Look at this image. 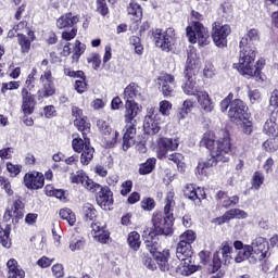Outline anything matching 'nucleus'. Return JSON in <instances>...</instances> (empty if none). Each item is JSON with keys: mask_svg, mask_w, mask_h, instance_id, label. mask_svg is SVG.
Wrapping results in <instances>:
<instances>
[{"mask_svg": "<svg viewBox=\"0 0 278 278\" xmlns=\"http://www.w3.org/2000/svg\"><path fill=\"white\" fill-rule=\"evenodd\" d=\"M239 47V62L233 64V68H237L241 75H248L249 77L260 75V66H255V48L249 46L247 37L241 38Z\"/></svg>", "mask_w": 278, "mask_h": 278, "instance_id": "7ed1b4c3", "label": "nucleus"}, {"mask_svg": "<svg viewBox=\"0 0 278 278\" xmlns=\"http://www.w3.org/2000/svg\"><path fill=\"white\" fill-rule=\"evenodd\" d=\"M38 71L36 68H33L31 72L28 74L26 81H25V86L24 88H26V90H34V88H36V75H37Z\"/></svg>", "mask_w": 278, "mask_h": 278, "instance_id": "09e8293b", "label": "nucleus"}, {"mask_svg": "<svg viewBox=\"0 0 278 278\" xmlns=\"http://www.w3.org/2000/svg\"><path fill=\"white\" fill-rule=\"evenodd\" d=\"M72 147L76 153H81L80 163L84 166H88L90 162H92V157H94V148L90 147V138L87 136L74 138L72 141Z\"/></svg>", "mask_w": 278, "mask_h": 278, "instance_id": "423d86ee", "label": "nucleus"}, {"mask_svg": "<svg viewBox=\"0 0 278 278\" xmlns=\"http://www.w3.org/2000/svg\"><path fill=\"white\" fill-rule=\"evenodd\" d=\"M68 249L73 253H75V251H84V249H86V238L80 235H73L70 240Z\"/></svg>", "mask_w": 278, "mask_h": 278, "instance_id": "c756f323", "label": "nucleus"}, {"mask_svg": "<svg viewBox=\"0 0 278 278\" xmlns=\"http://www.w3.org/2000/svg\"><path fill=\"white\" fill-rule=\"evenodd\" d=\"M0 188L4 190L8 197H14V189H12V181L5 176H0Z\"/></svg>", "mask_w": 278, "mask_h": 278, "instance_id": "a19ab883", "label": "nucleus"}, {"mask_svg": "<svg viewBox=\"0 0 278 278\" xmlns=\"http://www.w3.org/2000/svg\"><path fill=\"white\" fill-rule=\"evenodd\" d=\"M168 160L174 162L178 166L179 170H184V155L180 153H172L168 155Z\"/></svg>", "mask_w": 278, "mask_h": 278, "instance_id": "603ef678", "label": "nucleus"}, {"mask_svg": "<svg viewBox=\"0 0 278 278\" xmlns=\"http://www.w3.org/2000/svg\"><path fill=\"white\" fill-rule=\"evenodd\" d=\"M154 42L162 51H170L173 42H175V29L162 30L157 28L154 33Z\"/></svg>", "mask_w": 278, "mask_h": 278, "instance_id": "6e6552de", "label": "nucleus"}, {"mask_svg": "<svg viewBox=\"0 0 278 278\" xmlns=\"http://www.w3.org/2000/svg\"><path fill=\"white\" fill-rule=\"evenodd\" d=\"M222 255L224 264H231V260H233V247H231V243L227 241L222 243Z\"/></svg>", "mask_w": 278, "mask_h": 278, "instance_id": "473e14b6", "label": "nucleus"}, {"mask_svg": "<svg viewBox=\"0 0 278 278\" xmlns=\"http://www.w3.org/2000/svg\"><path fill=\"white\" fill-rule=\"evenodd\" d=\"M70 179L72 184H81V186H84L86 190H89V192H97V190L101 188V185L92 181V179H90L84 170L73 173Z\"/></svg>", "mask_w": 278, "mask_h": 278, "instance_id": "f8f14e48", "label": "nucleus"}, {"mask_svg": "<svg viewBox=\"0 0 278 278\" xmlns=\"http://www.w3.org/2000/svg\"><path fill=\"white\" fill-rule=\"evenodd\" d=\"M173 213H154L152 216V231L149 232V238L153 240L155 236H173Z\"/></svg>", "mask_w": 278, "mask_h": 278, "instance_id": "39448f33", "label": "nucleus"}, {"mask_svg": "<svg viewBox=\"0 0 278 278\" xmlns=\"http://www.w3.org/2000/svg\"><path fill=\"white\" fill-rule=\"evenodd\" d=\"M83 214L85 216V220H93L97 218V208L90 203H86L83 206Z\"/></svg>", "mask_w": 278, "mask_h": 278, "instance_id": "c03bdc74", "label": "nucleus"}, {"mask_svg": "<svg viewBox=\"0 0 278 278\" xmlns=\"http://www.w3.org/2000/svg\"><path fill=\"white\" fill-rule=\"evenodd\" d=\"M179 149V139L160 138L157 141L156 155L159 160H164L168 151H177Z\"/></svg>", "mask_w": 278, "mask_h": 278, "instance_id": "ddd939ff", "label": "nucleus"}, {"mask_svg": "<svg viewBox=\"0 0 278 278\" xmlns=\"http://www.w3.org/2000/svg\"><path fill=\"white\" fill-rule=\"evenodd\" d=\"M193 108H194V102H192V100H185L182 103V106L178 111L179 121H184L185 118H188V114L192 112Z\"/></svg>", "mask_w": 278, "mask_h": 278, "instance_id": "72a5a7b5", "label": "nucleus"}, {"mask_svg": "<svg viewBox=\"0 0 278 278\" xmlns=\"http://www.w3.org/2000/svg\"><path fill=\"white\" fill-rule=\"evenodd\" d=\"M121 188L122 197H127V194L131 192V188H134V182L131 180H126L122 184Z\"/></svg>", "mask_w": 278, "mask_h": 278, "instance_id": "0e129e2a", "label": "nucleus"}, {"mask_svg": "<svg viewBox=\"0 0 278 278\" xmlns=\"http://www.w3.org/2000/svg\"><path fill=\"white\" fill-rule=\"evenodd\" d=\"M269 250L270 247L268 241L263 237H257L250 245V251L252 253V257L255 258V262H263V260H266V257H268Z\"/></svg>", "mask_w": 278, "mask_h": 278, "instance_id": "9d476101", "label": "nucleus"}, {"mask_svg": "<svg viewBox=\"0 0 278 278\" xmlns=\"http://www.w3.org/2000/svg\"><path fill=\"white\" fill-rule=\"evenodd\" d=\"M24 185L28 190H40L45 186V175L38 172L27 173L24 176Z\"/></svg>", "mask_w": 278, "mask_h": 278, "instance_id": "a211bd4d", "label": "nucleus"}, {"mask_svg": "<svg viewBox=\"0 0 278 278\" xmlns=\"http://www.w3.org/2000/svg\"><path fill=\"white\" fill-rule=\"evenodd\" d=\"M154 257L161 270H168V257H170V252L168 250L156 252V254H154Z\"/></svg>", "mask_w": 278, "mask_h": 278, "instance_id": "7c9ffc66", "label": "nucleus"}, {"mask_svg": "<svg viewBox=\"0 0 278 278\" xmlns=\"http://www.w3.org/2000/svg\"><path fill=\"white\" fill-rule=\"evenodd\" d=\"M59 214L61 218L63 220H66L71 227H73L75 223H77V217L71 208H61Z\"/></svg>", "mask_w": 278, "mask_h": 278, "instance_id": "4c0bfd02", "label": "nucleus"}, {"mask_svg": "<svg viewBox=\"0 0 278 278\" xmlns=\"http://www.w3.org/2000/svg\"><path fill=\"white\" fill-rule=\"evenodd\" d=\"M79 23V16L73 13H65L56 20L58 29H66V27H73Z\"/></svg>", "mask_w": 278, "mask_h": 278, "instance_id": "bb28decb", "label": "nucleus"}, {"mask_svg": "<svg viewBox=\"0 0 278 278\" xmlns=\"http://www.w3.org/2000/svg\"><path fill=\"white\" fill-rule=\"evenodd\" d=\"M249 257H253V253L251 252V245H244L241 250L237 252L235 256V262L240 264L244 262V260H249Z\"/></svg>", "mask_w": 278, "mask_h": 278, "instance_id": "c9c22d12", "label": "nucleus"}, {"mask_svg": "<svg viewBox=\"0 0 278 278\" xmlns=\"http://www.w3.org/2000/svg\"><path fill=\"white\" fill-rule=\"evenodd\" d=\"M263 131L264 134H266V136H269V138H277L278 136L277 118L270 117L269 119H267L264 124Z\"/></svg>", "mask_w": 278, "mask_h": 278, "instance_id": "c85d7f7f", "label": "nucleus"}, {"mask_svg": "<svg viewBox=\"0 0 278 278\" xmlns=\"http://www.w3.org/2000/svg\"><path fill=\"white\" fill-rule=\"evenodd\" d=\"M93 238L97 242H100V244H108V240H110V231L104 228L103 231L93 235Z\"/></svg>", "mask_w": 278, "mask_h": 278, "instance_id": "6e6d98bb", "label": "nucleus"}, {"mask_svg": "<svg viewBox=\"0 0 278 278\" xmlns=\"http://www.w3.org/2000/svg\"><path fill=\"white\" fill-rule=\"evenodd\" d=\"M18 88H21V81H10L2 84L1 92L4 94V97H7V101H9V103H12L16 94H14V92H8V90H18Z\"/></svg>", "mask_w": 278, "mask_h": 278, "instance_id": "cd10ccee", "label": "nucleus"}, {"mask_svg": "<svg viewBox=\"0 0 278 278\" xmlns=\"http://www.w3.org/2000/svg\"><path fill=\"white\" fill-rule=\"evenodd\" d=\"M87 84H86V78H84V76H78V79L75 81V90L81 94L84 92H86V88H87Z\"/></svg>", "mask_w": 278, "mask_h": 278, "instance_id": "4d7b16f0", "label": "nucleus"}, {"mask_svg": "<svg viewBox=\"0 0 278 278\" xmlns=\"http://www.w3.org/2000/svg\"><path fill=\"white\" fill-rule=\"evenodd\" d=\"M264 174L262 172H255L252 177V189L260 190L264 185Z\"/></svg>", "mask_w": 278, "mask_h": 278, "instance_id": "49530a36", "label": "nucleus"}, {"mask_svg": "<svg viewBox=\"0 0 278 278\" xmlns=\"http://www.w3.org/2000/svg\"><path fill=\"white\" fill-rule=\"evenodd\" d=\"M123 97L126 103H136V101H140V99H142V88H140L136 83H130L124 89Z\"/></svg>", "mask_w": 278, "mask_h": 278, "instance_id": "6ab92c4d", "label": "nucleus"}, {"mask_svg": "<svg viewBox=\"0 0 278 278\" xmlns=\"http://www.w3.org/2000/svg\"><path fill=\"white\" fill-rule=\"evenodd\" d=\"M247 110H249L247 104L242 100L236 99L230 104L228 116L232 123L238 125V123H242V121H247L249 117Z\"/></svg>", "mask_w": 278, "mask_h": 278, "instance_id": "1a4fd4ad", "label": "nucleus"}, {"mask_svg": "<svg viewBox=\"0 0 278 278\" xmlns=\"http://www.w3.org/2000/svg\"><path fill=\"white\" fill-rule=\"evenodd\" d=\"M191 18H194L191 26H188L187 37L191 45H199V47H207L210 45V31L199 21H203V15L197 11L191 12Z\"/></svg>", "mask_w": 278, "mask_h": 278, "instance_id": "20e7f679", "label": "nucleus"}, {"mask_svg": "<svg viewBox=\"0 0 278 278\" xmlns=\"http://www.w3.org/2000/svg\"><path fill=\"white\" fill-rule=\"evenodd\" d=\"M194 74H190L189 72H185V84L181 86L185 94L189 97H197L199 94V89H197V83L194 81Z\"/></svg>", "mask_w": 278, "mask_h": 278, "instance_id": "a878e982", "label": "nucleus"}, {"mask_svg": "<svg viewBox=\"0 0 278 278\" xmlns=\"http://www.w3.org/2000/svg\"><path fill=\"white\" fill-rule=\"evenodd\" d=\"M17 42L21 47V53L23 54L29 53V50L31 49V40H29L27 36L23 34H17Z\"/></svg>", "mask_w": 278, "mask_h": 278, "instance_id": "58836bf2", "label": "nucleus"}, {"mask_svg": "<svg viewBox=\"0 0 278 278\" xmlns=\"http://www.w3.org/2000/svg\"><path fill=\"white\" fill-rule=\"evenodd\" d=\"M198 190H201V188L197 189L194 185H187L185 188V197L190 199V201H198L201 203V197H199Z\"/></svg>", "mask_w": 278, "mask_h": 278, "instance_id": "ea45409f", "label": "nucleus"}, {"mask_svg": "<svg viewBox=\"0 0 278 278\" xmlns=\"http://www.w3.org/2000/svg\"><path fill=\"white\" fill-rule=\"evenodd\" d=\"M238 125H241L242 131L245 136H251V134H253V122L249 121V117L238 123Z\"/></svg>", "mask_w": 278, "mask_h": 278, "instance_id": "5fc2aeb1", "label": "nucleus"}, {"mask_svg": "<svg viewBox=\"0 0 278 278\" xmlns=\"http://www.w3.org/2000/svg\"><path fill=\"white\" fill-rule=\"evenodd\" d=\"M22 168L23 166L21 165H14L11 162L7 163V170L8 173H10L11 177H16L17 175H20Z\"/></svg>", "mask_w": 278, "mask_h": 278, "instance_id": "13d9d810", "label": "nucleus"}, {"mask_svg": "<svg viewBox=\"0 0 278 278\" xmlns=\"http://www.w3.org/2000/svg\"><path fill=\"white\" fill-rule=\"evenodd\" d=\"M159 86L161 87L162 94L164 97H173V92L177 88L175 76L170 74H162L159 78Z\"/></svg>", "mask_w": 278, "mask_h": 278, "instance_id": "2eb2a0df", "label": "nucleus"}, {"mask_svg": "<svg viewBox=\"0 0 278 278\" xmlns=\"http://www.w3.org/2000/svg\"><path fill=\"white\" fill-rule=\"evenodd\" d=\"M233 218H238V219L249 218V213L240 208H232L227 211L223 216L217 217L215 219V223L217 225H225V223H229V220H233Z\"/></svg>", "mask_w": 278, "mask_h": 278, "instance_id": "aec40b11", "label": "nucleus"}, {"mask_svg": "<svg viewBox=\"0 0 278 278\" xmlns=\"http://www.w3.org/2000/svg\"><path fill=\"white\" fill-rule=\"evenodd\" d=\"M136 125L138 122H126V131L123 137V149L127 151L134 144V136H136Z\"/></svg>", "mask_w": 278, "mask_h": 278, "instance_id": "393cba45", "label": "nucleus"}, {"mask_svg": "<svg viewBox=\"0 0 278 278\" xmlns=\"http://www.w3.org/2000/svg\"><path fill=\"white\" fill-rule=\"evenodd\" d=\"M141 207L142 210H147L148 212H151V210L155 208V200L152 198H146L141 201Z\"/></svg>", "mask_w": 278, "mask_h": 278, "instance_id": "e2e57ef3", "label": "nucleus"}, {"mask_svg": "<svg viewBox=\"0 0 278 278\" xmlns=\"http://www.w3.org/2000/svg\"><path fill=\"white\" fill-rule=\"evenodd\" d=\"M127 242L130 247V249H132L134 251H138V249H140V233L132 231L128 235V239Z\"/></svg>", "mask_w": 278, "mask_h": 278, "instance_id": "37998d69", "label": "nucleus"}, {"mask_svg": "<svg viewBox=\"0 0 278 278\" xmlns=\"http://www.w3.org/2000/svg\"><path fill=\"white\" fill-rule=\"evenodd\" d=\"M146 247L148 249V251L153 255H156V253H160V243H157L156 241H146Z\"/></svg>", "mask_w": 278, "mask_h": 278, "instance_id": "052dcab7", "label": "nucleus"}, {"mask_svg": "<svg viewBox=\"0 0 278 278\" xmlns=\"http://www.w3.org/2000/svg\"><path fill=\"white\" fill-rule=\"evenodd\" d=\"M197 240V233L192 230H187L179 236V242L176 248V256L180 264L176 268L179 275L190 277L199 270L197 265H192V243Z\"/></svg>", "mask_w": 278, "mask_h": 278, "instance_id": "f257e3e1", "label": "nucleus"}, {"mask_svg": "<svg viewBox=\"0 0 278 278\" xmlns=\"http://www.w3.org/2000/svg\"><path fill=\"white\" fill-rule=\"evenodd\" d=\"M240 202V198L238 195H233V197H227V199H225L222 202L223 207H231V205H238V203Z\"/></svg>", "mask_w": 278, "mask_h": 278, "instance_id": "338daca9", "label": "nucleus"}, {"mask_svg": "<svg viewBox=\"0 0 278 278\" xmlns=\"http://www.w3.org/2000/svg\"><path fill=\"white\" fill-rule=\"evenodd\" d=\"M99 190L100 191L98 193L96 201L98 205L102 207V210H108V207H110V205L114 203V198H113L114 193L108 187L101 188L100 186Z\"/></svg>", "mask_w": 278, "mask_h": 278, "instance_id": "412c9836", "label": "nucleus"}, {"mask_svg": "<svg viewBox=\"0 0 278 278\" xmlns=\"http://www.w3.org/2000/svg\"><path fill=\"white\" fill-rule=\"evenodd\" d=\"M88 64H92L94 71H99L101 67V55L99 53H92L87 59Z\"/></svg>", "mask_w": 278, "mask_h": 278, "instance_id": "8fccbe9b", "label": "nucleus"}, {"mask_svg": "<svg viewBox=\"0 0 278 278\" xmlns=\"http://www.w3.org/2000/svg\"><path fill=\"white\" fill-rule=\"evenodd\" d=\"M97 12L102 16H108L109 9L105 0H97Z\"/></svg>", "mask_w": 278, "mask_h": 278, "instance_id": "680f3d73", "label": "nucleus"}, {"mask_svg": "<svg viewBox=\"0 0 278 278\" xmlns=\"http://www.w3.org/2000/svg\"><path fill=\"white\" fill-rule=\"evenodd\" d=\"M195 97L204 114H212V112H214V102H212V98H210L207 91H200Z\"/></svg>", "mask_w": 278, "mask_h": 278, "instance_id": "5701e85b", "label": "nucleus"}, {"mask_svg": "<svg viewBox=\"0 0 278 278\" xmlns=\"http://www.w3.org/2000/svg\"><path fill=\"white\" fill-rule=\"evenodd\" d=\"M263 148L265 149V151L273 153V152L277 151L278 146L275 144V139H268L263 143Z\"/></svg>", "mask_w": 278, "mask_h": 278, "instance_id": "774afa93", "label": "nucleus"}, {"mask_svg": "<svg viewBox=\"0 0 278 278\" xmlns=\"http://www.w3.org/2000/svg\"><path fill=\"white\" fill-rule=\"evenodd\" d=\"M74 125L81 132V136H88L90 134V123L86 121V117L76 118Z\"/></svg>", "mask_w": 278, "mask_h": 278, "instance_id": "e433bc0d", "label": "nucleus"}, {"mask_svg": "<svg viewBox=\"0 0 278 278\" xmlns=\"http://www.w3.org/2000/svg\"><path fill=\"white\" fill-rule=\"evenodd\" d=\"M201 64V59L199 54H197V49L190 48L187 54V63L185 67V73H190V75H194L197 68H199Z\"/></svg>", "mask_w": 278, "mask_h": 278, "instance_id": "4be33fe9", "label": "nucleus"}, {"mask_svg": "<svg viewBox=\"0 0 278 278\" xmlns=\"http://www.w3.org/2000/svg\"><path fill=\"white\" fill-rule=\"evenodd\" d=\"M98 129L104 135V142L106 147H114L116 138H118V131L113 130L105 121L100 119L97 122Z\"/></svg>", "mask_w": 278, "mask_h": 278, "instance_id": "dca6fc26", "label": "nucleus"}, {"mask_svg": "<svg viewBox=\"0 0 278 278\" xmlns=\"http://www.w3.org/2000/svg\"><path fill=\"white\" fill-rule=\"evenodd\" d=\"M242 38H247L248 39V47H252V42H257V40H260V31L255 28H252L248 31V34L242 37Z\"/></svg>", "mask_w": 278, "mask_h": 278, "instance_id": "864d4df0", "label": "nucleus"}, {"mask_svg": "<svg viewBox=\"0 0 278 278\" xmlns=\"http://www.w3.org/2000/svg\"><path fill=\"white\" fill-rule=\"evenodd\" d=\"M21 97H22V112L24 116H29L34 114V108H36V98L27 88H22L21 91Z\"/></svg>", "mask_w": 278, "mask_h": 278, "instance_id": "f3484780", "label": "nucleus"}, {"mask_svg": "<svg viewBox=\"0 0 278 278\" xmlns=\"http://www.w3.org/2000/svg\"><path fill=\"white\" fill-rule=\"evenodd\" d=\"M0 243L4 249H10L12 247V241L10 240V230L5 229L0 231Z\"/></svg>", "mask_w": 278, "mask_h": 278, "instance_id": "3c124183", "label": "nucleus"}, {"mask_svg": "<svg viewBox=\"0 0 278 278\" xmlns=\"http://www.w3.org/2000/svg\"><path fill=\"white\" fill-rule=\"evenodd\" d=\"M175 207V191H169L165 198L164 214H173Z\"/></svg>", "mask_w": 278, "mask_h": 278, "instance_id": "79ce46f5", "label": "nucleus"}, {"mask_svg": "<svg viewBox=\"0 0 278 278\" xmlns=\"http://www.w3.org/2000/svg\"><path fill=\"white\" fill-rule=\"evenodd\" d=\"M269 110H271V112H275L276 110L278 111V89H275L271 92V97L269 99Z\"/></svg>", "mask_w": 278, "mask_h": 278, "instance_id": "bf43d9fd", "label": "nucleus"}, {"mask_svg": "<svg viewBox=\"0 0 278 278\" xmlns=\"http://www.w3.org/2000/svg\"><path fill=\"white\" fill-rule=\"evenodd\" d=\"M218 162H220L218 156L211 153V157L207 161L198 164L197 173H199V175H205V168H212V166H216Z\"/></svg>", "mask_w": 278, "mask_h": 278, "instance_id": "2f4dec72", "label": "nucleus"}, {"mask_svg": "<svg viewBox=\"0 0 278 278\" xmlns=\"http://www.w3.org/2000/svg\"><path fill=\"white\" fill-rule=\"evenodd\" d=\"M141 108L137 102H125V123H138L136 116L140 114Z\"/></svg>", "mask_w": 278, "mask_h": 278, "instance_id": "b1692460", "label": "nucleus"}, {"mask_svg": "<svg viewBox=\"0 0 278 278\" xmlns=\"http://www.w3.org/2000/svg\"><path fill=\"white\" fill-rule=\"evenodd\" d=\"M13 214L17 216V218H23V202L21 200H16L13 203V207L11 208Z\"/></svg>", "mask_w": 278, "mask_h": 278, "instance_id": "69168bd1", "label": "nucleus"}, {"mask_svg": "<svg viewBox=\"0 0 278 278\" xmlns=\"http://www.w3.org/2000/svg\"><path fill=\"white\" fill-rule=\"evenodd\" d=\"M156 162L155 157L148 159L147 162L139 166V175H150V173H153Z\"/></svg>", "mask_w": 278, "mask_h": 278, "instance_id": "f704fd0d", "label": "nucleus"}, {"mask_svg": "<svg viewBox=\"0 0 278 278\" xmlns=\"http://www.w3.org/2000/svg\"><path fill=\"white\" fill-rule=\"evenodd\" d=\"M155 118H157L155 108H149L143 122V130L146 134L153 136L160 132V123H157Z\"/></svg>", "mask_w": 278, "mask_h": 278, "instance_id": "4468645a", "label": "nucleus"}, {"mask_svg": "<svg viewBox=\"0 0 278 278\" xmlns=\"http://www.w3.org/2000/svg\"><path fill=\"white\" fill-rule=\"evenodd\" d=\"M173 110V103L168 100H162L159 103V112L162 116H170V111Z\"/></svg>", "mask_w": 278, "mask_h": 278, "instance_id": "de8ad7c7", "label": "nucleus"}, {"mask_svg": "<svg viewBox=\"0 0 278 278\" xmlns=\"http://www.w3.org/2000/svg\"><path fill=\"white\" fill-rule=\"evenodd\" d=\"M128 14L136 16V18H142V7L136 2H130L127 8Z\"/></svg>", "mask_w": 278, "mask_h": 278, "instance_id": "a18cd8bd", "label": "nucleus"}, {"mask_svg": "<svg viewBox=\"0 0 278 278\" xmlns=\"http://www.w3.org/2000/svg\"><path fill=\"white\" fill-rule=\"evenodd\" d=\"M200 147H205L212 155H216L217 160L223 163L229 162V157H231V139L227 132L218 139L212 131L204 132Z\"/></svg>", "mask_w": 278, "mask_h": 278, "instance_id": "f03ea898", "label": "nucleus"}, {"mask_svg": "<svg viewBox=\"0 0 278 278\" xmlns=\"http://www.w3.org/2000/svg\"><path fill=\"white\" fill-rule=\"evenodd\" d=\"M40 83L42 90L37 91L38 99H45L47 97H53L55 94V85L53 84V74L51 70H46L40 76Z\"/></svg>", "mask_w": 278, "mask_h": 278, "instance_id": "9b49d317", "label": "nucleus"}, {"mask_svg": "<svg viewBox=\"0 0 278 278\" xmlns=\"http://www.w3.org/2000/svg\"><path fill=\"white\" fill-rule=\"evenodd\" d=\"M231 34V26L215 22L212 25V38L214 45L223 49L227 45V37Z\"/></svg>", "mask_w": 278, "mask_h": 278, "instance_id": "0eeeda50", "label": "nucleus"}]
</instances>
